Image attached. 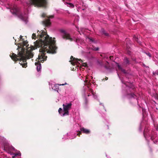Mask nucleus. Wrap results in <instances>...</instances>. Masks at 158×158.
<instances>
[{
    "label": "nucleus",
    "instance_id": "obj_35",
    "mask_svg": "<svg viewBox=\"0 0 158 158\" xmlns=\"http://www.w3.org/2000/svg\"><path fill=\"white\" fill-rule=\"evenodd\" d=\"M22 37H23V36H22L21 35H20V39H22Z\"/></svg>",
    "mask_w": 158,
    "mask_h": 158
},
{
    "label": "nucleus",
    "instance_id": "obj_1",
    "mask_svg": "<svg viewBox=\"0 0 158 158\" xmlns=\"http://www.w3.org/2000/svg\"><path fill=\"white\" fill-rule=\"evenodd\" d=\"M38 37H39L40 40H37L35 44V46L37 48H40L39 51L40 54L38 56L39 61L35 63L37 66V70L40 71L41 68V66L40 62H43L47 59V56H45L46 52L55 54L56 53L57 47L56 45V41L55 38L52 39V37L45 33L44 31L41 32L38 30L37 32Z\"/></svg>",
    "mask_w": 158,
    "mask_h": 158
},
{
    "label": "nucleus",
    "instance_id": "obj_19",
    "mask_svg": "<svg viewBox=\"0 0 158 158\" xmlns=\"http://www.w3.org/2000/svg\"><path fill=\"white\" fill-rule=\"evenodd\" d=\"M118 67L119 70H121L123 72H124L125 71L124 69H122L121 66L118 64Z\"/></svg>",
    "mask_w": 158,
    "mask_h": 158
},
{
    "label": "nucleus",
    "instance_id": "obj_37",
    "mask_svg": "<svg viewBox=\"0 0 158 158\" xmlns=\"http://www.w3.org/2000/svg\"><path fill=\"white\" fill-rule=\"evenodd\" d=\"M77 39H76L75 41L76 42H77Z\"/></svg>",
    "mask_w": 158,
    "mask_h": 158
},
{
    "label": "nucleus",
    "instance_id": "obj_13",
    "mask_svg": "<svg viewBox=\"0 0 158 158\" xmlns=\"http://www.w3.org/2000/svg\"><path fill=\"white\" fill-rule=\"evenodd\" d=\"M130 64L129 61L127 57H125L124 60L123 64L124 65H128Z\"/></svg>",
    "mask_w": 158,
    "mask_h": 158
},
{
    "label": "nucleus",
    "instance_id": "obj_16",
    "mask_svg": "<svg viewBox=\"0 0 158 158\" xmlns=\"http://www.w3.org/2000/svg\"><path fill=\"white\" fill-rule=\"evenodd\" d=\"M109 63L107 61L106 62V63L105 64L104 67L106 69H109Z\"/></svg>",
    "mask_w": 158,
    "mask_h": 158
},
{
    "label": "nucleus",
    "instance_id": "obj_25",
    "mask_svg": "<svg viewBox=\"0 0 158 158\" xmlns=\"http://www.w3.org/2000/svg\"><path fill=\"white\" fill-rule=\"evenodd\" d=\"M62 109L60 108H59V109L58 110V112H59V113L60 114L62 112Z\"/></svg>",
    "mask_w": 158,
    "mask_h": 158
},
{
    "label": "nucleus",
    "instance_id": "obj_38",
    "mask_svg": "<svg viewBox=\"0 0 158 158\" xmlns=\"http://www.w3.org/2000/svg\"><path fill=\"white\" fill-rule=\"evenodd\" d=\"M90 91H91V92H92V90L91 89H90Z\"/></svg>",
    "mask_w": 158,
    "mask_h": 158
},
{
    "label": "nucleus",
    "instance_id": "obj_7",
    "mask_svg": "<svg viewBox=\"0 0 158 158\" xmlns=\"http://www.w3.org/2000/svg\"><path fill=\"white\" fill-rule=\"evenodd\" d=\"M62 37L63 39H66V40H69L70 41H73V38L71 37L70 34L67 33L64 35H63Z\"/></svg>",
    "mask_w": 158,
    "mask_h": 158
},
{
    "label": "nucleus",
    "instance_id": "obj_27",
    "mask_svg": "<svg viewBox=\"0 0 158 158\" xmlns=\"http://www.w3.org/2000/svg\"><path fill=\"white\" fill-rule=\"evenodd\" d=\"M93 50L94 51H98L99 50V48L98 47L94 48Z\"/></svg>",
    "mask_w": 158,
    "mask_h": 158
},
{
    "label": "nucleus",
    "instance_id": "obj_34",
    "mask_svg": "<svg viewBox=\"0 0 158 158\" xmlns=\"http://www.w3.org/2000/svg\"><path fill=\"white\" fill-rule=\"evenodd\" d=\"M105 79V80H107L108 79V77H106Z\"/></svg>",
    "mask_w": 158,
    "mask_h": 158
},
{
    "label": "nucleus",
    "instance_id": "obj_24",
    "mask_svg": "<svg viewBox=\"0 0 158 158\" xmlns=\"http://www.w3.org/2000/svg\"><path fill=\"white\" fill-rule=\"evenodd\" d=\"M134 39H135V41H136V42H137L138 43H140L138 41V38L137 37H136L135 36V37L134 38Z\"/></svg>",
    "mask_w": 158,
    "mask_h": 158
},
{
    "label": "nucleus",
    "instance_id": "obj_12",
    "mask_svg": "<svg viewBox=\"0 0 158 158\" xmlns=\"http://www.w3.org/2000/svg\"><path fill=\"white\" fill-rule=\"evenodd\" d=\"M127 95L129 96V97L130 98H135L136 97V95L133 93H127Z\"/></svg>",
    "mask_w": 158,
    "mask_h": 158
},
{
    "label": "nucleus",
    "instance_id": "obj_29",
    "mask_svg": "<svg viewBox=\"0 0 158 158\" xmlns=\"http://www.w3.org/2000/svg\"><path fill=\"white\" fill-rule=\"evenodd\" d=\"M85 104L86 105H87L88 103V101L86 98H85Z\"/></svg>",
    "mask_w": 158,
    "mask_h": 158
},
{
    "label": "nucleus",
    "instance_id": "obj_2",
    "mask_svg": "<svg viewBox=\"0 0 158 158\" xmlns=\"http://www.w3.org/2000/svg\"><path fill=\"white\" fill-rule=\"evenodd\" d=\"M35 49L33 46L31 48V51H27L25 54H24V51H22L19 52L17 55L14 53H12L10 56L11 59L15 61L20 60L19 63L23 67L26 68L27 66V60L33 57L34 54L31 52V51Z\"/></svg>",
    "mask_w": 158,
    "mask_h": 158
},
{
    "label": "nucleus",
    "instance_id": "obj_28",
    "mask_svg": "<svg viewBox=\"0 0 158 158\" xmlns=\"http://www.w3.org/2000/svg\"><path fill=\"white\" fill-rule=\"evenodd\" d=\"M81 131H79V133L77 134V135L78 136H80V135L81 134Z\"/></svg>",
    "mask_w": 158,
    "mask_h": 158
},
{
    "label": "nucleus",
    "instance_id": "obj_39",
    "mask_svg": "<svg viewBox=\"0 0 158 158\" xmlns=\"http://www.w3.org/2000/svg\"><path fill=\"white\" fill-rule=\"evenodd\" d=\"M73 62H72V63H71V64H73Z\"/></svg>",
    "mask_w": 158,
    "mask_h": 158
},
{
    "label": "nucleus",
    "instance_id": "obj_17",
    "mask_svg": "<svg viewBox=\"0 0 158 158\" xmlns=\"http://www.w3.org/2000/svg\"><path fill=\"white\" fill-rule=\"evenodd\" d=\"M13 155H14V156H12V158H15V157L16 156H20L21 155V153L19 152L18 153H14Z\"/></svg>",
    "mask_w": 158,
    "mask_h": 158
},
{
    "label": "nucleus",
    "instance_id": "obj_5",
    "mask_svg": "<svg viewBox=\"0 0 158 158\" xmlns=\"http://www.w3.org/2000/svg\"><path fill=\"white\" fill-rule=\"evenodd\" d=\"M72 104L71 103H69L67 105L63 104V110L64 113L63 114V116H64L65 115L69 114V110L71 108Z\"/></svg>",
    "mask_w": 158,
    "mask_h": 158
},
{
    "label": "nucleus",
    "instance_id": "obj_6",
    "mask_svg": "<svg viewBox=\"0 0 158 158\" xmlns=\"http://www.w3.org/2000/svg\"><path fill=\"white\" fill-rule=\"evenodd\" d=\"M47 17L48 19H45L44 21H43L42 22L43 24L46 27H48L50 26L51 23L49 19L53 18L54 17V15H52L49 16H47Z\"/></svg>",
    "mask_w": 158,
    "mask_h": 158
},
{
    "label": "nucleus",
    "instance_id": "obj_10",
    "mask_svg": "<svg viewBox=\"0 0 158 158\" xmlns=\"http://www.w3.org/2000/svg\"><path fill=\"white\" fill-rule=\"evenodd\" d=\"M4 149L6 150L10 151L12 149H14L13 147L9 145L8 144H5L4 146Z\"/></svg>",
    "mask_w": 158,
    "mask_h": 158
},
{
    "label": "nucleus",
    "instance_id": "obj_40",
    "mask_svg": "<svg viewBox=\"0 0 158 158\" xmlns=\"http://www.w3.org/2000/svg\"><path fill=\"white\" fill-rule=\"evenodd\" d=\"M88 96H89V94L88 95Z\"/></svg>",
    "mask_w": 158,
    "mask_h": 158
},
{
    "label": "nucleus",
    "instance_id": "obj_15",
    "mask_svg": "<svg viewBox=\"0 0 158 158\" xmlns=\"http://www.w3.org/2000/svg\"><path fill=\"white\" fill-rule=\"evenodd\" d=\"M66 4L67 5V6L73 8L74 7L73 4L72 3L66 2Z\"/></svg>",
    "mask_w": 158,
    "mask_h": 158
},
{
    "label": "nucleus",
    "instance_id": "obj_3",
    "mask_svg": "<svg viewBox=\"0 0 158 158\" xmlns=\"http://www.w3.org/2000/svg\"><path fill=\"white\" fill-rule=\"evenodd\" d=\"M48 0H28L26 3L29 6L45 8L48 5Z\"/></svg>",
    "mask_w": 158,
    "mask_h": 158
},
{
    "label": "nucleus",
    "instance_id": "obj_26",
    "mask_svg": "<svg viewBox=\"0 0 158 158\" xmlns=\"http://www.w3.org/2000/svg\"><path fill=\"white\" fill-rule=\"evenodd\" d=\"M46 16V14L45 13H43L42 15V17L44 18Z\"/></svg>",
    "mask_w": 158,
    "mask_h": 158
},
{
    "label": "nucleus",
    "instance_id": "obj_20",
    "mask_svg": "<svg viewBox=\"0 0 158 158\" xmlns=\"http://www.w3.org/2000/svg\"><path fill=\"white\" fill-rule=\"evenodd\" d=\"M36 35L35 33H33L32 36V39H35V38H36Z\"/></svg>",
    "mask_w": 158,
    "mask_h": 158
},
{
    "label": "nucleus",
    "instance_id": "obj_22",
    "mask_svg": "<svg viewBox=\"0 0 158 158\" xmlns=\"http://www.w3.org/2000/svg\"><path fill=\"white\" fill-rule=\"evenodd\" d=\"M145 53L147 55H148V56H149L150 57H151V54L149 52H146Z\"/></svg>",
    "mask_w": 158,
    "mask_h": 158
},
{
    "label": "nucleus",
    "instance_id": "obj_33",
    "mask_svg": "<svg viewBox=\"0 0 158 158\" xmlns=\"http://www.w3.org/2000/svg\"><path fill=\"white\" fill-rule=\"evenodd\" d=\"M154 137L152 136L151 137V139L153 140L154 139Z\"/></svg>",
    "mask_w": 158,
    "mask_h": 158
},
{
    "label": "nucleus",
    "instance_id": "obj_23",
    "mask_svg": "<svg viewBox=\"0 0 158 158\" xmlns=\"http://www.w3.org/2000/svg\"><path fill=\"white\" fill-rule=\"evenodd\" d=\"M90 41H91L92 42H94V40L91 38L88 37V38Z\"/></svg>",
    "mask_w": 158,
    "mask_h": 158
},
{
    "label": "nucleus",
    "instance_id": "obj_8",
    "mask_svg": "<svg viewBox=\"0 0 158 158\" xmlns=\"http://www.w3.org/2000/svg\"><path fill=\"white\" fill-rule=\"evenodd\" d=\"M80 130L83 133L87 134H89L90 132V131L89 130L85 129L83 127H81L80 129Z\"/></svg>",
    "mask_w": 158,
    "mask_h": 158
},
{
    "label": "nucleus",
    "instance_id": "obj_4",
    "mask_svg": "<svg viewBox=\"0 0 158 158\" xmlns=\"http://www.w3.org/2000/svg\"><path fill=\"white\" fill-rule=\"evenodd\" d=\"M10 11L13 15H15L23 21L26 22L27 18L21 13L19 9L16 6H14L10 9Z\"/></svg>",
    "mask_w": 158,
    "mask_h": 158
},
{
    "label": "nucleus",
    "instance_id": "obj_30",
    "mask_svg": "<svg viewBox=\"0 0 158 158\" xmlns=\"http://www.w3.org/2000/svg\"><path fill=\"white\" fill-rule=\"evenodd\" d=\"M83 66H84V67H87V65L86 63H84V64L82 65Z\"/></svg>",
    "mask_w": 158,
    "mask_h": 158
},
{
    "label": "nucleus",
    "instance_id": "obj_36",
    "mask_svg": "<svg viewBox=\"0 0 158 158\" xmlns=\"http://www.w3.org/2000/svg\"><path fill=\"white\" fill-rule=\"evenodd\" d=\"M65 85V84H60L59 85Z\"/></svg>",
    "mask_w": 158,
    "mask_h": 158
},
{
    "label": "nucleus",
    "instance_id": "obj_18",
    "mask_svg": "<svg viewBox=\"0 0 158 158\" xmlns=\"http://www.w3.org/2000/svg\"><path fill=\"white\" fill-rule=\"evenodd\" d=\"M59 31H60V32L61 33L64 34L63 35H64L66 34L67 33L65 32V31L63 29H60V30Z\"/></svg>",
    "mask_w": 158,
    "mask_h": 158
},
{
    "label": "nucleus",
    "instance_id": "obj_11",
    "mask_svg": "<svg viewBox=\"0 0 158 158\" xmlns=\"http://www.w3.org/2000/svg\"><path fill=\"white\" fill-rule=\"evenodd\" d=\"M28 42L25 41H23V48H22V50L21 51H25V48H27L28 46L29 45L28 44Z\"/></svg>",
    "mask_w": 158,
    "mask_h": 158
},
{
    "label": "nucleus",
    "instance_id": "obj_32",
    "mask_svg": "<svg viewBox=\"0 0 158 158\" xmlns=\"http://www.w3.org/2000/svg\"><path fill=\"white\" fill-rule=\"evenodd\" d=\"M155 98L158 100V94L156 95Z\"/></svg>",
    "mask_w": 158,
    "mask_h": 158
},
{
    "label": "nucleus",
    "instance_id": "obj_21",
    "mask_svg": "<svg viewBox=\"0 0 158 158\" xmlns=\"http://www.w3.org/2000/svg\"><path fill=\"white\" fill-rule=\"evenodd\" d=\"M147 129H145L144 130V131L143 135H144V136L145 137V138H146V136H145L146 133L147 132Z\"/></svg>",
    "mask_w": 158,
    "mask_h": 158
},
{
    "label": "nucleus",
    "instance_id": "obj_9",
    "mask_svg": "<svg viewBox=\"0 0 158 158\" xmlns=\"http://www.w3.org/2000/svg\"><path fill=\"white\" fill-rule=\"evenodd\" d=\"M71 61H74L75 63H78V61H80L81 62H82V60L81 59H78L77 58H76L72 56H71L70 57Z\"/></svg>",
    "mask_w": 158,
    "mask_h": 158
},
{
    "label": "nucleus",
    "instance_id": "obj_31",
    "mask_svg": "<svg viewBox=\"0 0 158 158\" xmlns=\"http://www.w3.org/2000/svg\"><path fill=\"white\" fill-rule=\"evenodd\" d=\"M109 57L110 60H113L114 59L113 56H110Z\"/></svg>",
    "mask_w": 158,
    "mask_h": 158
},
{
    "label": "nucleus",
    "instance_id": "obj_14",
    "mask_svg": "<svg viewBox=\"0 0 158 158\" xmlns=\"http://www.w3.org/2000/svg\"><path fill=\"white\" fill-rule=\"evenodd\" d=\"M101 32L102 34L106 36H109V34L108 33L106 32V31L103 29H101Z\"/></svg>",
    "mask_w": 158,
    "mask_h": 158
},
{
    "label": "nucleus",
    "instance_id": "obj_41",
    "mask_svg": "<svg viewBox=\"0 0 158 158\" xmlns=\"http://www.w3.org/2000/svg\"><path fill=\"white\" fill-rule=\"evenodd\" d=\"M85 81L87 82V80H85Z\"/></svg>",
    "mask_w": 158,
    "mask_h": 158
}]
</instances>
